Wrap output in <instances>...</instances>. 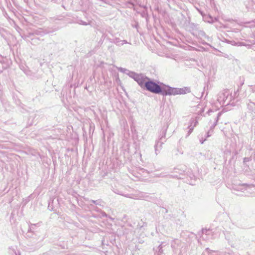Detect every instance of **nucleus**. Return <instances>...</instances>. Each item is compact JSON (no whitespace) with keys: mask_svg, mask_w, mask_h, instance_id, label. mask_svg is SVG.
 Instances as JSON below:
<instances>
[{"mask_svg":"<svg viewBox=\"0 0 255 255\" xmlns=\"http://www.w3.org/2000/svg\"><path fill=\"white\" fill-rule=\"evenodd\" d=\"M160 94L163 95H171L176 94H183L189 92L190 91L189 89L187 88H184L180 89H172L160 83Z\"/></svg>","mask_w":255,"mask_h":255,"instance_id":"nucleus-1","label":"nucleus"},{"mask_svg":"<svg viewBox=\"0 0 255 255\" xmlns=\"http://www.w3.org/2000/svg\"><path fill=\"white\" fill-rule=\"evenodd\" d=\"M144 87L146 90L152 93L159 94V85L152 81L145 82Z\"/></svg>","mask_w":255,"mask_h":255,"instance_id":"nucleus-2","label":"nucleus"},{"mask_svg":"<svg viewBox=\"0 0 255 255\" xmlns=\"http://www.w3.org/2000/svg\"><path fill=\"white\" fill-rule=\"evenodd\" d=\"M146 79H148V78L144 77L142 74H138L137 77V79H135V81L137 82V83L140 85V86L142 88L144 87V84Z\"/></svg>","mask_w":255,"mask_h":255,"instance_id":"nucleus-3","label":"nucleus"},{"mask_svg":"<svg viewBox=\"0 0 255 255\" xmlns=\"http://www.w3.org/2000/svg\"><path fill=\"white\" fill-rule=\"evenodd\" d=\"M46 33H48L47 31H45L41 29H37L34 31V34L37 35L43 36Z\"/></svg>","mask_w":255,"mask_h":255,"instance_id":"nucleus-4","label":"nucleus"},{"mask_svg":"<svg viewBox=\"0 0 255 255\" xmlns=\"http://www.w3.org/2000/svg\"><path fill=\"white\" fill-rule=\"evenodd\" d=\"M138 74H139L136 73L134 72L130 71V72H128V76L135 80V79H137V77L138 76Z\"/></svg>","mask_w":255,"mask_h":255,"instance_id":"nucleus-5","label":"nucleus"},{"mask_svg":"<svg viewBox=\"0 0 255 255\" xmlns=\"http://www.w3.org/2000/svg\"><path fill=\"white\" fill-rule=\"evenodd\" d=\"M117 69L120 72L125 73L128 75V72H130V71L128 70V69H127L126 68H122V67H118V68H117Z\"/></svg>","mask_w":255,"mask_h":255,"instance_id":"nucleus-6","label":"nucleus"},{"mask_svg":"<svg viewBox=\"0 0 255 255\" xmlns=\"http://www.w3.org/2000/svg\"><path fill=\"white\" fill-rule=\"evenodd\" d=\"M122 41V40H120L119 38H116L114 39V42L117 45H121V43Z\"/></svg>","mask_w":255,"mask_h":255,"instance_id":"nucleus-7","label":"nucleus"},{"mask_svg":"<svg viewBox=\"0 0 255 255\" xmlns=\"http://www.w3.org/2000/svg\"><path fill=\"white\" fill-rule=\"evenodd\" d=\"M35 225H36V224H31L30 225V226H29V228L28 230V232H33L32 230L34 229V228H33V226H34Z\"/></svg>","mask_w":255,"mask_h":255,"instance_id":"nucleus-8","label":"nucleus"},{"mask_svg":"<svg viewBox=\"0 0 255 255\" xmlns=\"http://www.w3.org/2000/svg\"><path fill=\"white\" fill-rule=\"evenodd\" d=\"M154 148H155V153L156 154H158V153H157V151H158V142H156V144H155L154 145Z\"/></svg>","mask_w":255,"mask_h":255,"instance_id":"nucleus-9","label":"nucleus"},{"mask_svg":"<svg viewBox=\"0 0 255 255\" xmlns=\"http://www.w3.org/2000/svg\"><path fill=\"white\" fill-rule=\"evenodd\" d=\"M79 23L80 24H82V25H88L89 24V23H87L86 22H84V21H83L82 20H80L79 21Z\"/></svg>","mask_w":255,"mask_h":255,"instance_id":"nucleus-10","label":"nucleus"},{"mask_svg":"<svg viewBox=\"0 0 255 255\" xmlns=\"http://www.w3.org/2000/svg\"><path fill=\"white\" fill-rule=\"evenodd\" d=\"M92 203H94V204H95L96 205H99V201L98 200H91V201Z\"/></svg>","mask_w":255,"mask_h":255,"instance_id":"nucleus-11","label":"nucleus"},{"mask_svg":"<svg viewBox=\"0 0 255 255\" xmlns=\"http://www.w3.org/2000/svg\"><path fill=\"white\" fill-rule=\"evenodd\" d=\"M125 43H128V42L126 40H122L121 41V45H123V44H124Z\"/></svg>","mask_w":255,"mask_h":255,"instance_id":"nucleus-12","label":"nucleus"},{"mask_svg":"<svg viewBox=\"0 0 255 255\" xmlns=\"http://www.w3.org/2000/svg\"><path fill=\"white\" fill-rule=\"evenodd\" d=\"M12 251H13V252L14 253L15 255H20L19 252L18 253V254H17V253H16V252L15 251V250L12 249Z\"/></svg>","mask_w":255,"mask_h":255,"instance_id":"nucleus-13","label":"nucleus"},{"mask_svg":"<svg viewBox=\"0 0 255 255\" xmlns=\"http://www.w3.org/2000/svg\"><path fill=\"white\" fill-rule=\"evenodd\" d=\"M103 216L106 217L107 216V214L105 213H103Z\"/></svg>","mask_w":255,"mask_h":255,"instance_id":"nucleus-14","label":"nucleus"},{"mask_svg":"<svg viewBox=\"0 0 255 255\" xmlns=\"http://www.w3.org/2000/svg\"><path fill=\"white\" fill-rule=\"evenodd\" d=\"M123 195L126 196V197H128V196H126V195Z\"/></svg>","mask_w":255,"mask_h":255,"instance_id":"nucleus-15","label":"nucleus"},{"mask_svg":"<svg viewBox=\"0 0 255 255\" xmlns=\"http://www.w3.org/2000/svg\"><path fill=\"white\" fill-rule=\"evenodd\" d=\"M156 255H159L158 254Z\"/></svg>","mask_w":255,"mask_h":255,"instance_id":"nucleus-16","label":"nucleus"}]
</instances>
